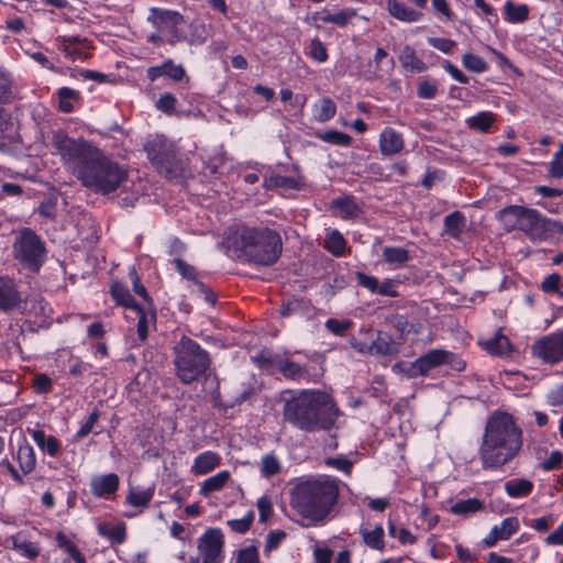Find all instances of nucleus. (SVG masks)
<instances>
[{
	"label": "nucleus",
	"instance_id": "nucleus-1",
	"mask_svg": "<svg viewBox=\"0 0 563 563\" xmlns=\"http://www.w3.org/2000/svg\"><path fill=\"white\" fill-rule=\"evenodd\" d=\"M52 144L67 169L93 192H113L128 179V170L123 166L87 141L74 140L63 131H56Z\"/></svg>",
	"mask_w": 563,
	"mask_h": 563
},
{
	"label": "nucleus",
	"instance_id": "nucleus-2",
	"mask_svg": "<svg viewBox=\"0 0 563 563\" xmlns=\"http://www.w3.org/2000/svg\"><path fill=\"white\" fill-rule=\"evenodd\" d=\"M285 421L305 432L329 431L335 424L340 410L325 391L306 389L284 404Z\"/></svg>",
	"mask_w": 563,
	"mask_h": 563
},
{
	"label": "nucleus",
	"instance_id": "nucleus-3",
	"mask_svg": "<svg viewBox=\"0 0 563 563\" xmlns=\"http://www.w3.org/2000/svg\"><path fill=\"white\" fill-rule=\"evenodd\" d=\"M522 446V431L514 417L497 411L487 420L479 455L485 468H500L510 462Z\"/></svg>",
	"mask_w": 563,
	"mask_h": 563
},
{
	"label": "nucleus",
	"instance_id": "nucleus-4",
	"mask_svg": "<svg viewBox=\"0 0 563 563\" xmlns=\"http://www.w3.org/2000/svg\"><path fill=\"white\" fill-rule=\"evenodd\" d=\"M339 493L335 479L306 481L291 489L290 505L301 517L314 522L322 521L336 504Z\"/></svg>",
	"mask_w": 563,
	"mask_h": 563
},
{
	"label": "nucleus",
	"instance_id": "nucleus-5",
	"mask_svg": "<svg viewBox=\"0 0 563 563\" xmlns=\"http://www.w3.org/2000/svg\"><path fill=\"white\" fill-rule=\"evenodd\" d=\"M241 256L256 265L272 266L280 257L283 240L280 234L269 228H242L234 241Z\"/></svg>",
	"mask_w": 563,
	"mask_h": 563
},
{
	"label": "nucleus",
	"instance_id": "nucleus-6",
	"mask_svg": "<svg viewBox=\"0 0 563 563\" xmlns=\"http://www.w3.org/2000/svg\"><path fill=\"white\" fill-rule=\"evenodd\" d=\"M173 353L176 376L185 385H190L205 376L211 365L209 353L185 335L175 344Z\"/></svg>",
	"mask_w": 563,
	"mask_h": 563
},
{
	"label": "nucleus",
	"instance_id": "nucleus-7",
	"mask_svg": "<svg viewBox=\"0 0 563 563\" xmlns=\"http://www.w3.org/2000/svg\"><path fill=\"white\" fill-rule=\"evenodd\" d=\"M144 150L147 158L165 177L173 179L180 175L181 163L176 156L173 145L167 144L163 139H155L148 142Z\"/></svg>",
	"mask_w": 563,
	"mask_h": 563
},
{
	"label": "nucleus",
	"instance_id": "nucleus-8",
	"mask_svg": "<svg viewBox=\"0 0 563 563\" xmlns=\"http://www.w3.org/2000/svg\"><path fill=\"white\" fill-rule=\"evenodd\" d=\"M14 253L24 266L37 272L45 257V247L38 235L30 229H24L14 243Z\"/></svg>",
	"mask_w": 563,
	"mask_h": 563
},
{
	"label": "nucleus",
	"instance_id": "nucleus-9",
	"mask_svg": "<svg viewBox=\"0 0 563 563\" xmlns=\"http://www.w3.org/2000/svg\"><path fill=\"white\" fill-rule=\"evenodd\" d=\"M519 230L525 232L532 240H545L549 234H563V223L543 217L534 209L522 206V216L519 222Z\"/></svg>",
	"mask_w": 563,
	"mask_h": 563
},
{
	"label": "nucleus",
	"instance_id": "nucleus-10",
	"mask_svg": "<svg viewBox=\"0 0 563 563\" xmlns=\"http://www.w3.org/2000/svg\"><path fill=\"white\" fill-rule=\"evenodd\" d=\"M443 364H450L456 371H462L465 367V362L455 360L454 353L442 349H433L412 362L410 368L413 369V374L418 373L426 376L432 368Z\"/></svg>",
	"mask_w": 563,
	"mask_h": 563
},
{
	"label": "nucleus",
	"instance_id": "nucleus-11",
	"mask_svg": "<svg viewBox=\"0 0 563 563\" xmlns=\"http://www.w3.org/2000/svg\"><path fill=\"white\" fill-rule=\"evenodd\" d=\"M151 21L159 31L168 32V43L175 45L184 40L179 26L185 23L184 16L177 11L152 9V14L148 16Z\"/></svg>",
	"mask_w": 563,
	"mask_h": 563
},
{
	"label": "nucleus",
	"instance_id": "nucleus-12",
	"mask_svg": "<svg viewBox=\"0 0 563 563\" xmlns=\"http://www.w3.org/2000/svg\"><path fill=\"white\" fill-rule=\"evenodd\" d=\"M223 544V534L220 529H207L198 542V550L202 554L201 563H221Z\"/></svg>",
	"mask_w": 563,
	"mask_h": 563
},
{
	"label": "nucleus",
	"instance_id": "nucleus-13",
	"mask_svg": "<svg viewBox=\"0 0 563 563\" xmlns=\"http://www.w3.org/2000/svg\"><path fill=\"white\" fill-rule=\"evenodd\" d=\"M532 351L547 363L554 364L563 360V331L539 340Z\"/></svg>",
	"mask_w": 563,
	"mask_h": 563
},
{
	"label": "nucleus",
	"instance_id": "nucleus-14",
	"mask_svg": "<svg viewBox=\"0 0 563 563\" xmlns=\"http://www.w3.org/2000/svg\"><path fill=\"white\" fill-rule=\"evenodd\" d=\"M58 49L74 59H87L90 56V45L87 38L80 36H62L58 38Z\"/></svg>",
	"mask_w": 563,
	"mask_h": 563
},
{
	"label": "nucleus",
	"instance_id": "nucleus-15",
	"mask_svg": "<svg viewBox=\"0 0 563 563\" xmlns=\"http://www.w3.org/2000/svg\"><path fill=\"white\" fill-rule=\"evenodd\" d=\"M21 294L15 283L8 277H0V310L11 311L21 303Z\"/></svg>",
	"mask_w": 563,
	"mask_h": 563
},
{
	"label": "nucleus",
	"instance_id": "nucleus-16",
	"mask_svg": "<svg viewBox=\"0 0 563 563\" xmlns=\"http://www.w3.org/2000/svg\"><path fill=\"white\" fill-rule=\"evenodd\" d=\"M368 352L376 355L395 356L399 353V347L391 334L377 331L376 339L368 345Z\"/></svg>",
	"mask_w": 563,
	"mask_h": 563
},
{
	"label": "nucleus",
	"instance_id": "nucleus-17",
	"mask_svg": "<svg viewBox=\"0 0 563 563\" xmlns=\"http://www.w3.org/2000/svg\"><path fill=\"white\" fill-rule=\"evenodd\" d=\"M146 75L151 81H155L162 76H166L174 81H180L185 76V68L181 65H176L172 59H168L159 66L147 68Z\"/></svg>",
	"mask_w": 563,
	"mask_h": 563
},
{
	"label": "nucleus",
	"instance_id": "nucleus-18",
	"mask_svg": "<svg viewBox=\"0 0 563 563\" xmlns=\"http://www.w3.org/2000/svg\"><path fill=\"white\" fill-rule=\"evenodd\" d=\"M380 151L384 155L398 154L404 147V141L399 133L391 128H386L379 139Z\"/></svg>",
	"mask_w": 563,
	"mask_h": 563
},
{
	"label": "nucleus",
	"instance_id": "nucleus-19",
	"mask_svg": "<svg viewBox=\"0 0 563 563\" xmlns=\"http://www.w3.org/2000/svg\"><path fill=\"white\" fill-rule=\"evenodd\" d=\"M118 487L119 477L114 473L97 476L91 481V492L98 497L111 495L118 490Z\"/></svg>",
	"mask_w": 563,
	"mask_h": 563
},
{
	"label": "nucleus",
	"instance_id": "nucleus-20",
	"mask_svg": "<svg viewBox=\"0 0 563 563\" xmlns=\"http://www.w3.org/2000/svg\"><path fill=\"white\" fill-rule=\"evenodd\" d=\"M387 9L393 18L404 22H416L422 15L420 12L409 9L399 0H388Z\"/></svg>",
	"mask_w": 563,
	"mask_h": 563
},
{
	"label": "nucleus",
	"instance_id": "nucleus-21",
	"mask_svg": "<svg viewBox=\"0 0 563 563\" xmlns=\"http://www.w3.org/2000/svg\"><path fill=\"white\" fill-rule=\"evenodd\" d=\"M522 216V206H508L497 212V218L507 231L519 230V222Z\"/></svg>",
	"mask_w": 563,
	"mask_h": 563
},
{
	"label": "nucleus",
	"instance_id": "nucleus-22",
	"mask_svg": "<svg viewBox=\"0 0 563 563\" xmlns=\"http://www.w3.org/2000/svg\"><path fill=\"white\" fill-rule=\"evenodd\" d=\"M220 464L217 453L207 451L195 459L192 470L196 474L203 475L213 471Z\"/></svg>",
	"mask_w": 563,
	"mask_h": 563
},
{
	"label": "nucleus",
	"instance_id": "nucleus-23",
	"mask_svg": "<svg viewBox=\"0 0 563 563\" xmlns=\"http://www.w3.org/2000/svg\"><path fill=\"white\" fill-rule=\"evenodd\" d=\"M466 225V219L460 211L444 218V232L453 239H460Z\"/></svg>",
	"mask_w": 563,
	"mask_h": 563
},
{
	"label": "nucleus",
	"instance_id": "nucleus-24",
	"mask_svg": "<svg viewBox=\"0 0 563 563\" xmlns=\"http://www.w3.org/2000/svg\"><path fill=\"white\" fill-rule=\"evenodd\" d=\"M332 208L338 209L343 219H354L361 212V208L351 196L334 199L332 201Z\"/></svg>",
	"mask_w": 563,
	"mask_h": 563
},
{
	"label": "nucleus",
	"instance_id": "nucleus-25",
	"mask_svg": "<svg viewBox=\"0 0 563 563\" xmlns=\"http://www.w3.org/2000/svg\"><path fill=\"white\" fill-rule=\"evenodd\" d=\"M33 440L40 446L41 450L49 454L51 456H55L59 450L60 444L59 441L53 435H46L42 430L32 431Z\"/></svg>",
	"mask_w": 563,
	"mask_h": 563
},
{
	"label": "nucleus",
	"instance_id": "nucleus-26",
	"mask_svg": "<svg viewBox=\"0 0 563 563\" xmlns=\"http://www.w3.org/2000/svg\"><path fill=\"white\" fill-rule=\"evenodd\" d=\"M98 533L109 539L112 544H121L125 541L126 538L124 523L111 526L109 523L102 522L98 526Z\"/></svg>",
	"mask_w": 563,
	"mask_h": 563
},
{
	"label": "nucleus",
	"instance_id": "nucleus-27",
	"mask_svg": "<svg viewBox=\"0 0 563 563\" xmlns=\"http://www.w3.org/2000/svg\"><path fill=\"white\" fill-rule=\"evenodd\" d=\"M533 483L526 478L510 479L505 483L506 493L512 498H520L531 494Z\"/></svg>",
	"mask_w": 563,
	"mask_h": 563
},
{
	"label": "nucleus",
	"instance_id": "nucleus-28",
	"mask_svg": "<svg viewBox=\"0 0 563 563\" xmlns=\"http://www.w3.org/2000/svg\"><path fill=\"white\" fill-rule=\"evenodd\" d=\"M230 478V472L229 471H221L218 474L207 478L201 487H200V494L202 496H208L213 492H218L221 488L224 487V485L228 483Z\"/></svg>",
	"mask_w": 563,
	"mask_h": 563
},
{
	"label": "nucleus",
	"instance_id": "nucleus-29",
	"mask_svg": "<svg viewBox=\"0 0 563 563\" xmlns=\"http://www.w3.org/2000/svg\"><path fill=\"white\" fill-rule=\"evenodd\" d=\"M482 345L494 355H504L510 351V342L500 331L493 339L482 342Z\"/></svg>",
	"mask_w": 563,
	"mask_h": 563
},
{
	"label": "nucleus",
	"instance_id": "nucleus-30",
	"mask_svg": "<svg viewBox=\"0 0 563 563\" xmlns=\"http://www.w3.org/2000/svg\"><path fill=\"white\" fill-rule=\"evenodd\" d=\"M401 65L411 71L422 73L427 69V65L416 55L415 51L406 46L399 57Z\"/></svg>",
	"mask_w": 563,
	"mask_h": 563
},
{
	"label": "nucleus",
	"instance_id": "nucleus-31",
	"mask_svg": "<svg viewBox=\"0 0 563 563\" xmlns=\"http://www.w3.org/2000/svg\"><path fill=\"white\" fill-rule=\"evenodd\" d=\"M18 462L23 474H30L36 465L34 450L31 445H21L18 450Z\"/></svg>",
	"mask_w": 563,
	"mask_h": 563
},
{
	"label": "nucleus",
	"instance_id": "nucleus-32",
	"mask_svg": "<svg viewBox=\"0 0 563 563\" xmlns=\"http://www.w3.org/2000/svg\"><path fill=\"white\" fill-rule=\"evenodd\" d=\"M504 10L507 20L511 23H522L529 16V7L527 4H516L512 1H507Z\"/></svg>",
	"mask_w": 563,
	"mask_h": 563
},
{
	"label": "nucleus",
	"instance_id": "nucleus-33",
	"mask_svg": "<svg viewBox=\"0 0 563 563\" xmlns=\"http://www.w3.org/2000/svg\"><path fill=\"white\" fill-rule=\"evenodd\" d=\"M111 295L118 303L126 308L139 309L140 307L133 296L130 294L129 289L119 283H114L111 286Z\"/></svg>",
	"mask_w": 563,
	"mask_h": 563
},
{
	"label": "nucleus",
	"instance_id": "nucleus-34",
	"mask_svg": "<svg viewBox=\"0 0 563 563\" xmlns=\"http://www.w3.org/2000/svg\"><path fill=\"white\" fill-rule=\"evenodd\" d=\"M383 258L386 263L401 266L409 261V253L402 247L386 246L383 249Z\"/></svg>",
	"mask_w": 563,
	"mask_h": 563
},
{
	"label": "nucleus",
	"instance_id": "nucleus-35",
	"mask_svg": "<svg viewBox=\"0 0 563 563\" xmlns=\"http://www.w3.org/2000/svg\"><path fill=\"white\" fill-rule=\"evenodd\" d=\"M483 503L477 498H470L465 500H459L455 503L450 511L454 515L467 516L470 514L477 512L483 509Z\"/></svg>",
	"mask_w": 563,
	"mask_h": 563
},
{
	"label": "nucleus",
	"instance_id": "nucleus-36",
	"mask_svg": "<svg viewBox=\"0 0 563 563\" xmlns=\"http://www.w3.org/2000/svg\"><path fill=\"white\" fill-rule=\"evenodd\" d=\"M276 366L286 378L299 379L307 375L306 368L295 362L278 361Z\"/></svg>",
	"mask_w": 563,
	"mask_h": 563
},
{
	"label": "nucleus",
	"instance_id": "nucleus-37",
	"mask_svg": "<svg viewBox=\"0 0 563 563\" xmlns=\"http://www.w3.org/2000/svg\"><path fill=\"white\" fill-rule=\"evenodd\" d=\"M495 122V115L492 112H479L467 120L468 126L479 132H488Z\"/></svg>",
	"mask_w": 563,
	"mask_h": 563
},
{
	"label": "nucleus",
	"instance_id": "nucleus-38",
	"mask_svg": "<svg viewBox=\"0 0 563 563\" xmlns=\"http://www.w3.org/2000/svg\"><path fill=\"white\" fill-rule=\"evenodd\" d=\"M12 544L14 550L29 559H35L40 554L37 545L26 539H23L20 534L12 538Z\"/></svg>",
	"mask_w": 563,
	"mask_h": 563
},
{
	"label": "nucleus",
	"instance_id": "nucleus-39",
	"mask_svg": "<svg viewBox=\"0 0 563 563\" xmlns=\"http://www.w3.org/2000/svg\"><path fill=\"white\" fill-rule=\"evenodd\" d=\"M345 240L340 234L339 231L333 230L329 233L328 239L325 241V249L331 252L335 256H340L343 254L345 249Z\"/></svg>",
	"mask_w": 563,
	"mask_h": 563
},
{
	"label": "nucleus",
	"instance_id": "nucleus-40",
	"mask_svg": "<svg viewBox=\"0 0 563 563\" xmlns=\"http://www.w3.org/2000/svg\"><path fill=\"white\" fill-rule=\"evenodd\" d=\"M319 139L331 144L349 146L352 142V137L343 132L336 130L325 131L319 134Z\"/></svg>",
	"mask_w": 563,
	"mask_h": 563
},
{
	"label": "nucleus",
	"instance_id": "nucleus-41",
	"mask_svg": "<svg viewBox=\"0 0 563 563\" xmlns=\"http://www.w3.org/2000/svg\"><path fill=\"white\" fill-rule=\"evenodd\" d=\"M463 66L477 74L484 73L487 69V63L478 55L466 53L462 58Z\"/></svg>",
	"mask_w": 563,
	"mask_h": 563
},
{
	"label": "nucleus",
	"instance_id": "nucleus-42",
	"mask_svg": "<svg viewBox=\"0 0 563 563\" xmlns=\"http://www.w3.org/2000/svg\"><path fill=\"white\" fill-rule=\"evenodd\" d=\"M153 497L151 488L144 490H131L126 497L130 505L134 507H146Z\"/></svg>",
	"mask_w": 563,
	"mask_h": 563
},
{
	"label": "nucleus",
	"instance_id": "nucleus-43",
	"mask_svg": "<svg viewBox=\"0 0 563 563\" xmlns=\"http://www.w3.org/2000/svg\"><path fill=\"white\" fill-rule=\"evenodd\" d=\"M335 112L336 106L333 100L330 98H323L316 113V119L319 122H325L332 119L335 115Z\"/></svg>",
	"mask_w": 563,
	"mask_h": 563
},
{
	"label": "nucleus",
	"instance_id": "nucleus-44",
	"mask_svg": "<svg viewBox=\"0 0 563 563\" xmlns=\"http://www.w3.org/2000/svg\"><path fill=\"white\" fill-rule=\"evenodd\" d=\"M383 537H384V530L380 526H378L374 530L365 532L363 534L364 542L372 549H376V550H383V548H384Z\"/></svg>",
	"mask_w": 563,
	"mask_h": 563
},
{
	"label": "nucleus",
	"instance_id": "nucleus-45",
	"mask_svg": "<svg viewBox=\"0 0 563 563\" xmlns=\"http://www.w3.org/2000/svg\"><path fill=\"white\" fill-rule=\"evenodd\" d=\"M519 529V520L516 517H509L501 521L500 526H497L499 537L503 540L509 539Z\"/></svg>",
	"mask_w": 563,
	"mask_h": 563
},
{
	"label": "nucleus",
	"instance_id": "nucleus-46",
	"mask_svg": "<svg viewBox=\"0 0 563 563\" xmlns=\"http://www.w3.org/2000/svg\"><path fill=\"white\" fill-rule=\"evenodd\" d=\"M280 471L278 460L273 454H267L262 459L261 472L264 476L271 477Z\"/></svg>",
	"mask_w": 563,
	"mask_h": 563
},
{
	"label": "nucleus",
	"instance_id": "nucleus-47",
	"mask_svg": "<svg viewBox=\"0 0 563 563\" xmlns=\"http://www.w3.org/2000/svg\"><path fill=\"white\" fill-rule=\"evenodd\" d=\"M173 263L175 264L177 272L181 275L183 278L192 280L195 284L196 282H199L197 279L196 268L194 266L189 265L179 257L174 258Z\"/></svg>",
	"mask_w": 563,
	"mask_h": 563
},
{
	"label": "nucleus",
	"instance_id": "nucleus-48",
	"mask_svg": "<svg viewBox=\"0 0 563 563\" xmlns=\"http://www.w3.org/2000/svg\"><path fill=\"white\" fill-rule=\"evenodd\" d=\"M309 55L319 63H323L328 59L327 48L319 38L316 37L310 41Z\"/></svg>",
	"mask_w": 563,
	"mask_h": 563
},
{
	"label": "nucleus",
	"instance_id": "nucleus-49",
	"mask_svg": "<svg viewBox=\"0 0 563 563\" xmlns=\"http://www.w3.org/2000/svg\"><path fill=\"white\" fill-rule=\"evenodd\" d=\"M550 176L553 178L563 177V143L560 144L559 151L554 154L549 169Z\"/></svg>",
	"mask_w": 563,
	"mask_h": 563
},
{
	"label": "nucleus",
	"instance_id": "nucleus-50",
	"mask_svg": "<svg viewBox=\"0 0 563 563\" xmlns=\"http://www.w3.org/2000/svg\"><path fill=\"white\" fill-rule=\"evenodd\" d=\"M351 320H338L334 318L325 321V328L335 335H343L352 327Z\"/></svg>",
	"mask_w": 563,
	"mask_h": 563
},
{
	"label": "nucleus",
	"instance_id": "nucleus-51",
	"mask_svg": "<svg viewBox=\"0 0 563 563\" xmlns=\"http://www.w3.org/2000/svg\"><path fill=\"white\" fill-rule=\"evenodd\" d=\"M236 563H258V552L256 547L250 545L239 550Z\"/></svg>",
	"mask_w": 563,
	"mask_h": 563
},
{
	"label": "nucleus",
	"instance_id": "nucleus-52",
	"mask_svg": "<svg viewBox=\"0 0 563 563\" xmlns=\"http://www.w3.org/2000/svg\"><path fill=\"white\" fill-rule=\"evenodd\" d=\"M177 99L169 92L161 96L156 102V108L164 113L172 114L175 110Z\"/></svg>",
	"mask_w": 563,
	"mask_h": 563
},
{
	"label": "nucleus",
	"instance_id": "nucleus-53",
	"mask_svg": "<svg viewBox=\"0 0 563 563\" xmlns=\"http://www.w3.org/2000/svg\"><path fill=\"white\" fill-rule=\"evenodd\" d=\"M438 92V86L433 81L422 80L419 86L417 93L422 99H433Z\"/></svg>",
	"mask_w": 563,
	"mask_h": 563
},
{
	"label": "nucleus",
	"instance_id": "nucleus-54",
	"mask_svg": "<svg viewBox=\"0 0 563 563\" xmlns=\"http://www.w3.org/2000/svg\"><path fill=\"white\" fill-rule=\"evenodd\" d=\"M252 521H253V514H249L247 516H245L241 519L230 520L228 522V525L234 532L245 533L250 529Z\"/></svg>",
	"mask_w": 563,
	"mask_h": 563
},
{
	"label": "nucleus",
	"instance_id": "nucleus-55",
	"mask_svg": "<svg viewBox=\"0 0 563 563\" xmlns=\"http://www.w3.org/2000/svg\"><path fill=\"white\" fill-rule=\"evenodd\" d=\"M285 537L286 533L283 530L271 531L266 539L265 552L269 553L272 550L277 549Z\"/></svg>",
	"mask_w": 563,
	"mask_h": 563
},
{
	"label": "nucleus",
	"instance_id": "nucleus-56",
	"mask_svg": "<svg viewBox=\"0 0 563 563\" xmlns=\"http://www.w3.org/2000/svg\"><path fill=\"white\" fill-rule=\"evenodd\" d=\"M428 42L431 46L434 48L443 52V53H451L453 47H455L456 42L450 40V38H443V37H429Z\"/></svg>",
	"mask_w": 563,
	"mask_h": 563
},
{
	"label": "nucleus",
	"instance_id": "nucleus-57",
	"mask_svg": "<svg viewBox=\"0 0 563 563\" xmlns=\"http://www.w3.org/2000/svg\"><path fill=\"white\" fill-rule=\"evenodd\" d=\"M353 12L341 11L334 14H327L322 18V21L325 23H333L339 26H345L351 16H353Z\"/></svg>",
	"mask_w": 563,
	"mask_h": 563
},
{
	"label": "nucleus",
	"instance_id": "nucleus-58",
	"mask_svg": "<svg viewBox=\"0 0 563 563\" xmlns=\"http://www.w3.org/2000/svg\"><path fill=\"white\" fill-rule=\"evenodd\" d=\"M99 419V410L93 409V411L89 415L87 421L80 427V429L77 432V438L82 439L86 435H88L91 431L93 426Z\"/></svg>",
	"mask_w": 563,
	"mask_h": 563
},
{
	"label": "nucleus",
	"instance_id": "nucleus-59",
	"mask_svg": "<svg viewBox=\"0 0 563 563\" xmlns=\"http://www.w3.org/2000/svg\"><path fill=\"white\" fill-rule=\"evenodd\" d=\"M52 386V379L45 374H37L33 378V387L37 394H45Z\"/></svg>",
	"mask_w": 563,
	"mask_h": 563
},
{
	"label": "nucleus",
	"instance_id": "nucleus-60",
	"mask_svg": "<svg viewBox=\"0 0 563 563\" xmlns=\"http://www.w3.org/2000/svg\"><path fill=\"white\" fill-rule=\"evenodd\" d=\"M356 280L358 285H361L364 288H367L372 292H376V289H378V279L376 277L366 275L362 272L356 273Z\"/></svg>",
	"mask_w": 563,
	"mask_h": 563
},
{
	"label": "nucleus",
	"instance_id": "nucleus-61",
	"mask_svg": "<svg viewBox=\"0 0 563 563\" xmlns=\"http://www.w3.org/2000/svg\"><path fill=\"white\" fill-rule=\"evenodd\" d=\"M327 465L335 467L340 471H343L346 474H350L352 470V462L347 460L346 457H329L325 460Z\"/></svg>",
	"mask_w": 563,
	"mask_h": 563
},
{
	"label": "nucleus",
	"instance_id": "nucleus-62",
	"mask_svg": "<svg viewBox=\"0 0 563 563\" xmlns=\"http://www.w3.org/2000/svg\"><path fill=\"white\" fill-rule=\"evenodd\" d=\"M563 462V454L560 451H552L549 459L541 463V467L544 471L555 470L561 466Z\"/></svg>",
	"mask_w": 563,
	"mask_h": 563
},
{
	"label": "nucleus",
	"instance_id": "nucleus-63",
	"mask_svg": "<svg viewBox=\"0 0 563 563\" xmlns=\"http://www.w3.org/2000/svg\"><path fill=\"white\" fill-rule=\"evenodd\" d=\"M139 312V320H137V335L141 341H145L148 333V319L147 316L141 308L135 309Z\"/></svg>",
	"mask_w": 563,
	"mask_h": 563
},
{
	"label": "nucleus",
	"instance_id": "nucleus-64",
	"mask_svg": "<svg viewBox=\"0 0 563 563\" xmlns=\"http://www.w3.org/2000/svg\"><path fill=\"white\" fill-rule=\"evenodd\" d=\"M560 283L561 276L556 273H553L544 278L541 288L544 292H554L559 289Z\"/></svg>",
	"mask_w": 563,
	"mask_h": 563
}]
</instances>
